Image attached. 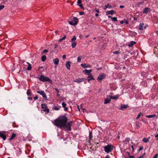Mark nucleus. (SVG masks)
Listing matches in <instances>:
<instances>
[{"label": "nucleus", "instance_id": "obj_51", "mask_svg": "<svg viewBox=\"0 0 158 158\" xmlns=\"http://www.w3.org/2000/svg\"><path fill=\"white\" fill-rule=\"evenodd\" d=\"M66 38V35H64L63 37H62L61 39L63 40H64Z\"/></svg>", "mask_w": 158, "mask_h": 158}, {"label": "nucleus", "instance_id": "obj_41", "mask_svg": "<svg viewBox=\"0 0 158 158\" xmlns=\"http://www.w3.org/2000/svg\"><path fill=\"white\" fill-rule=\"evenodd\" d=\"M145 155V153H144L142 156H140L139 157H138L137 158H143Z\"/></svg>", "mask_w": 158, "mask_h": 158}, {"label": "nucleus", "instance_id": "obj_48", "mask_svg": "<svg viewBox=\"0 0 158 158\" xmlns=\"http://www.w3.org/2000/svg\"><path fill=\"white\" fill-rule=\"evenodd\" d=\"M4 7V5H0V10L3 9Z\"/></svg>", "mask_w": 158, "mask_h": 158}, {"label": "nucleus", "instance_id": "obj_24", "mask_svg": "<svg viewBox=\"0 0 158 158\" xmlns=\"http://www.w3.org/2000/svg\"><path fill=\"white\" fill-rule=\"evenodd\" d=\"M150 137L148 138H144L143 139V141L144 143H147L149 141V139Z\"/></svg>", "mask_w": 158, "mask_h": 158}, {"label": "nucleus", "instance_id": "obj_32", "mask_svg": "<svg viewBox=\"0 0 158 158\" xmlns=\"http://www.w3.org/2000/svg\"><path fill=\"white\" fill-rule=\"evenodd\" d=\"M93 136L92 135V132H90L89 133V139H91L92 138Z\"/></svg>", "mask_w": 158, "mask_h": 158}, {"label": "nucleus", "instance_id": "obj_25", "mask_svg": "<svg viewBox=\"0 0 158 158\" xmlns=\"http://www.w3.org/2000/svg\"><path fill=\"white\" fill-rule=\"evenodd\" d=\"M112 8V6L111 5H110L109 3L107 4V5L105 6L104 9H105L107 8Z\"/></svg>", "mask_w": 158, "mask_h": 158}, {"label": "nucleus", "instance_id": "obj_22", "mask_svg": "<svg viewBox=\"0 0 158 158\" xmlns=\"http://www.w3.org/2000/svg\"><path fill=\"white\" fill-rule=\"evenodd\" d=\"M83 73H84L85 74H86L88 75H90V74L88 70L87 69H85L83 71Z\"/></svg>", "mask_w": 158, "mask_h": 158}, {"label": "nucleus", "instance_id": "obj_43", "mask_svg": "<svg viewBox=\"0 0 158 158\" xmlns=\"http://www.w3.org/2000/svg\"><path fill=\"white\" fill-rule=\"evenodd\" d=\"M76 39V38L75 36H74L73 38L71 39V41L73 42V41H74Z\"/></svg>", "mask_w": 158, "mask_h": 158}, {"label": "nucleus", "instance_id": "obj_63", "mask_svg": "<svg viewBox=\"0 0 158 158\" xmlns=\"http://www.w3.org/2000/svg\"><path fill=\"white\" fill-rule=\"evenodd\" d=\"M127 154L128 156V157H129V156H131L130 155V152H127Z\"/></svg>", "mask_w": 158, "mask_h": 158}, {"label": "nucleus", "instance_id": "obj_7", "mask_svg": "<svg viewBox=\"0 0 158 158\" xmlns=\"http://www.w3.org/2000/svg\"><path fill=\"white\" fill-rule=\"evenodd\" d=\"M151 11L150 8L148 7H146L143 10V14H147L148 13L150 12Z\"/></svg>", "mask_w": 158, "mask_h": 158}, {"label": "nucleus", "instance_id": "obj_40", "mask_svg": "<svg viewBox=\"0 0 158 158\" xmlns=\"http://www.w3.org/2000/svg\"><path fill=\"white\" fill-rule=\"evenodd\" d=\"M48 52V50H47V49H45L44 50L42 54H44L46 53H47V52Z\"/></svg>", "mask_w": 158, "mask_h": 158}, {"label": "nucleus", "instance_id": "obj_47", "mask_svg": "<svg viewBox=\"0 0 158 158\" xmlns=\"http://www.w3.org/2000/svg\"><path fill=\"white\" fill-rule=\"evenodd\" d=\"M118 97V96L117 95L113 97V99H117Z\"/></svg>", "mask_w": 158, "mask_h": 158}, {"label": "nucleus", "instance_id": "obj_27", "mask_svg": "<svg viewBox=\"0 0 158 158\" xmlns=\"http://www.w3.org/2000/svg\"><path fill=\"white\" fill-rule=\"evenodd\" d=\"M46 59V56L45 55L41 57V60L43 61H45Z\"/></svg>", "mask_w": 158, "mask_h": 158}, {"label": "nucleus", "instance_id": "obj_26", "mask_svg": "<svg viewBox=\"0 0 158 158\" xmlns=\"http://www.w3.org/2000/svg\"><path fill=\"white\" fill-rule=\"evenodd\" d=\"M156 116V115L155 114H152L151 115H146V117L147 118H153L154 117H155Z\"/></svg>", "mask_w": 158, "mask_h": 158}, {"label": "nucleus", "instance_id": "obj_34", "mask_svg": "<svg viewBox=\"0 0 158 158\" xmlns=\"http://www.w3.org/2000/svg\"><path fill=\"white\" fill-rule=\"evenodd\" d=\"M81 56H78L77 58V61L78 62H80L81 60Z\"/></svg>", "mask_w": 158, "mask_h": 158}, {"label": "nucleus", "instance_id": "obj_61", "mask_svg": "<svg viewBox=\"0 0 158 158\" xmlns=\"http://www.w3.org/2000/svg\"><path fill=\"white\" fill-rule=\"evenodd\" d=\"M90 74L91 73L92 71V69H90L89 70H88Z\"/></svg>", "mask_w": 158, "mask_h": 158}, {"label": "nucleus", "instance_id": "obj_35", "mask_svg": "<svg viewBox=\"0 0 158 158\" xmlns=\"http://www.w3.org/2000/svg\"><path fill=\"white\" fill-rule=\"evenodd\" d=\"M136 125L137 126V128H139L140 127V123L139 122H136Z\"/></svg>", "mask_w": 158, "mask_h": 158}, {"label": "nucleus", "instance_id": "obj_10", "mask_svg": "<svg viewBox=\"0 0 158 158\" xmlns=\"http://www.w3.org/2000/svg\"><path fill=\"white\" fill-rule=\"evenodd\" d=\"M81 65L82 67L84 68V69L91 67V66L90 65L85 64H81Z\"/></svg>", "mask_w": 158, "mask_h": 158}, {"label": "nucleus", "instance_id": "obj_16", "mask_svg": "<svg viewBox=\"0 0 158 158\" xmlns=\"http://www.w3.org/2000/svg\"><path fill=\"white\" fill-rule=\"evenodd\" d=\"M53 63L56 65H58L59 64V59L58 58H56L53 60Z\"/></svg>", "mask_w": 158, "mask_h": 158}, {"label": "nucleus", "instance_id": "obj_8", "mask_svg": "<svg viewBox=\"0 0 158 158\" xmlns=\"http://www.w3.org/2000/svg\"><path fill=\"white\" fill-rule=\"evenodd\" d=\"M106 75L104 74H101L99 75L97 80L101 82L102 80L106 77Z\"/></svg>", "mask_w": 158, "mask_h": 158}, {"label": "nucleus", "instance_id": "obj_28", "mask_svg": "<svg viewBox=\"0 0 158 158\" xmlns=\"http://www.w3.org/2000/svg\"><path fill=\"white\" fill-rule=\"evenodd\" d=\"M77 45V43L76 42H73L72 43V46L73 48H74Z\"/></svg>", "mask_w": 158, "mask_h": 158}, {"label": "nucleus", "instance_id": "obj_53", "mask_svg": "<svg viewBox=\"0 0 158 158\" xmlns=\"http://www.w3.org/2000/svg\"><path fill=\"white\" fill-rule=\"evenodd\" d=\"M27 98L28 100H32V97H28Z\"/></svg>", "mask_w": 158, "mask_h": 158}, {"label": "nucleus", "instance_id": "obj_21", "mask_svg": "<svg viewBox=\"0 0 158 158\" xmlns=\"http://www.w3.org/2000/svg\"><path fill=\"white\" fill-rule=\"evenodd\" d=\"M27 63L28 65V66L27 69L28 71L30 70L32 68L31 65L29 63L27 62Z\"/></svg>", "mask_w": 158, "mask_h": 158}, {"label": "nucleus", "instance_id": "obj_20", "mask_svg": "<svg viewBox=\"0 0 158 158\" xmlns=\"http://www.w3.org/2000/svg\"><path fill=\"white\" fill-rule=\"evenodd\" d=\"M143 23H140L139 25V29L140 30H143Z\"/></svg>", "mask_w": 158, "mask_h": 158}, {"label": "nucleus", "instance_id": "obj_50", "mask_svg": "<svg viewBox=\"0 0 158 158\" xmlns=\"http://www.w3.org/2000/svg\"><path fill=\"white\" fill-rule=\"evenodd\" d=\"M64 110L65 111H67V110H68V108L66 106L65 107H64Z\"/></svg>", "mask_w": 158, "mask_h": 158}, {"label": "nucleus", "instance_id": "obj_19", "mask_svg": "<svg viewBox=\"0 0 158 158\" xmlns=\"http://www.w3.org/2000/svg\"><path fill=\"white\" fill-rule=\"evenodd\" d=\"M136 44V42L134 41H131L130 44H128V46L129 47H132L135 44Z\"/></svg>", "mask_w": 158, "mask_h": 158}, {"label": "nucleus", "instance_id": "obj_36", "mask_svg": "<svg viewBox=\"0 0 158 158\" xmlns=\"http://www.w3.org/2000/svg\"><path fill=\"white\" fill-rule=\"evenodd\" d=\"M112 20L114 21H117V19L116 17H112L111 18Z\"/></svg>", "mask_w": 158, "mask_h": 158}, {"label": "nucleus", "instance_id": "obj_12", "mask_svg": "<svg viewBox=\"0 0 158 158\" xmlns=\"http://www.w3.org/2000/svg\"><path fill=\"white\" fill-rule=\"evenodd\" d=\"M71 62L70 61H67L65 64V66L66 68L69 70L70 69V63Z\"/></svg>", "mask_w": 158, "mask_h": 158}, {"label": "nucleus", "instance_id": "obj_23", "mask_svg": "<svg viewBox=\"0 0 158 158\" xmlns=\"http://www.w3.org/2000/svg\"><path fill=\"white\" fill-rule=\"evenodd\" d=\"M27 94L28 96H31V90L30 89H28L27 90Z\"/></svg>", "mask_w": 158, "mask_h": 158}, {"label": "nucleus", "instance_id": "obj_39", "mask_svg": "<svg viewBox=\"0 0 158 158\" xmlns=\"http://www.w3.org/2000/svg\"><path fill=\"white\" fill-rule=\"evenodd\" d=\"M62 105L63 107H65L66 106V104L64 102H63L62 103Z\"/></svg>", "mask_w": 158, "mask_h": 158}, {"label": "nucleus", "instance_id": "obj_14", "mask_svg": "<svg viewBox=\"0 0 158 158\" xmlns=\"http://www.w3.org/2000/svg\"><path fill=\"white\" fill-rule=\"evenodd\" d=\"M94 77H93L92 75H89L87 77V81L88 82H89V81L91 80H94Z\"/></svg>", "mask_w": 158, "mask_h": 158}, {"label": "nucleus", "instance_id": "obj_60", "mask_svg": "<svg viewBox=\"0 0 158 158\" xmlns=\"http://www.w3.org/2000/svg\"><path fill=\"white\" fill-rule=\"evenodd\" d=\"M95 11L97 12V13H99V10L98 9H96L95 10Z\"/></svg>", "mask_w": 158, "mask_h": 158}, {"label": "nucleus", "instance_id": "obj_37", "mask_svg": "<svg viewBox=\"0 0 158 158\" xmlns=\"http://www.w3.org/2000/svg\"><path fill=\"white\" fill-rule=\"evenodd\" d=\"M124 23H125L126 24H129V22L126 19H124L123 20Z\"/></svg>", "mask_w": 158, "mask_h": 158}, {"label": "nucleus", "instance_id": "obj_31", "mask_svg": "<svg viewBox=\"0 0 158 158\" xmlns=\"http://www.w3.org/2000/svg\"><path fill=\"white\" fill-rule=\"evenodd\" d=\"M73 123V122L72 121H69L68 123H66V124L69 126L71 127L72 126V124Z\"/></svg>", "mask_w": 158, "mask_h": 158}, {"label": "nucleus", "instance_id": "obj_6", "mask_svg": "<svg viewBox=\"0 0 158 158\" xmlns=\"http://www.w3.org/2000/svg\"><path fill=\"white\" fill-rule=\"evenodd\" d=\"M37 92L41 95L45 100H47V98L44 91H37Z\"/></svg>", "mask_w": 158, "mask_h": 158}, {"label": "nucleus", "instance_id": "obj_1", "mask_svg": "<svg viewBox=\"0 0 158 158\" xmlns=\"http://www.w3.org/2000/svg\"><path fill=\"white\" fill-rule=\"evenodd\" d=\"M67 120L68 118L65 115H61L54 120L55 124L56 126L62 129L66 124Z\"/></svg>", "mask_w": 158, "mask_h": 158}, {"label": "nucleus", "instance_id": "obj_30", "mask_svg": "<svg viewBox=\"0 0 158 158\" xmlns=\"http://www.w3.org/2000/svg\"><path fill=\"white\" fill-rule=\"evenodd\" d=\"M42 108L44 109L45 108H47V106L45 104H42L41 105Z\"/></svg>", "mask_w": 158, "mask_h": 158}, {"label": "nucleus", "instance_id": "obj_46", "mask_svg": "<svg viewBox=\"0 0 158 158\" xmlns=\"http://www.w3.org/2000/svg\"><path fill=\"white\" fill-rule=\"evenodd\" d=\"M143 147H140L138 150V152H139L140 151L143 149Z\"/></svg>", "mask_w": 158, "mask_h": 158}, {"label": "nucleus", "instance_id": "obj_18", "mask_svg": "<svg viewBox=\"0 0 158 158\" xmlns=\"http://www.w3.org/2000/svg\"><path fill=\"white\" fill-rule=\"evenodd\" d=\"M111 100L110 98H105L104 101V104H107L111 102Z\"/></svg>", "mask_w": 158, "mask_h": 158}, {"label": "nucleus", "instance_id": "obj_4", "mask_svg": "<svg viewBox=\"0 0 158 158\" xmlns=\"http://www.w3.org/2000/svg\"><path fill=\"white\" fill-rule=\"evenodd\" d=\"M78 22V18L76 17H74L73 20L71 21H69V23L72 26H75L77 24Z\"/></svg>", "mask_w": 158, "mask_h": 158}, {"label": "nucleus", "instance_id": "obj_62", "mask_svg": "<svg viewBox=\"0 0 158 158\" xmlns=\"http://www.w3.org/2000/svg\"><path fill=\"white\" fill-rule=\"evenodd\" d=\"M134 19L135 20H137V18L136 17H135L134 18Z\"/></svg>", "mask_w": 158, "mask_h": 158}, {"label": "nucleus", "instance_id": "obj_44", "mask_svg": "<svg viewBox=\"0 0 158 158\" xmlns=\"http://www.w3.org/2000/svg\"><path fill=\"white\" fill-rule=\"evenodd\" d=\"M113 53L114 54H119V51H114V52H113Z\"/></svg>", "mask_w": 158, "mask_h": 158}, {"label": "nucleus", "instance_id": "obj_2", "mask_svg": "<svg viewBox=\"0 0 158 158\" xmlns=\"http://www.w3.org/2000/svg\"><path fill=\"white\" fill-rule=\"evenodd\" d=\"M103 148L104 151L108 153L113 151L114 148V147L112 145L109 144L106 146H105Z\"/></svg>", "mask_w": 158, "mask_h": 158}, {"label": "nucleus", "instance_id": "obj_5", "mask_svg": "<svg viewBox=\"0 0 158 158\" xmlns=\"http://www.w3.org/2000/svg\"><path fill=\"white\" fill-rule=\"evenodd\" d=\"M86 80V78H77L76 79H75L73 80V81L74 82H76L78 83H79L84 81Z\"/></svg>", "mask_w": 158, "mask_h": 158}, {"label": "nucleus", "instance_id": "obj_59", "mask_svg": "<svg viewBox=\"0 0 158 158\" xmlns=\"http://www.w3.org/2000/svg\"><path fill=\"white\" fill-rule=\"evenodd\" d=\"M109 97L111 99H113V96L112 95H109Z\"/></svg>", "mask_w": 158, "mask_h": 158}, {"label": "nucleus", "instance_id": "obj_56", "mask_svg": "<svg viewBox=\"0 0 158 158\" xmlns=\"http://www.w3.org/2000/svg\"><path fill=\"white\" fill-rule=\"evenodd\" d=\"M62 58L64 59H65L66 58V56L65 55H63L62 56Z\"/></svg>", "mask_w": 158, "mask_h": 158}, {"label": "nucleus", "instance_id": "obj_52", "mask_svg": "<svg viewBox=\"0 0 158 158\" xmlns=\"http://www.w3.org/2000/svg\"><path fill=\"white\" fill-rule=\"evenodd\" d=\"M84 14V12L83 11H82V12L81 11V12H79V14L80 15H83Z\"/></svg>", "mask_w": 158, "mask_h": 158}, {"label": "nucleus", "instance_id": "obj_17", "mask_svg": "<svg viewBox=\"0 0 158 158\" xmlns=\"http://www.w3.org/2000/svg\"><path fill=\"white\" fill-rule=\"evenodd\" d=\"M16 136V134L15 133H13L11 137L9 139V140L11 141V140L15 138Z\"/></svg>", "mask_w": 158, "mask_h": 158}, {"label": "nucleus", "instance_id": "obj_11", "mask_svg": "<svg viewBox=\"0 0 158 158\" xmlns=\"http://www.w3.org/2000/svg\"><path fill=\"white\" fill-rule=\"evenodd\" d=\"M63 128H64V130L65 131H71V127L68 125H67L66 124V125H65V126L63 127Z\"/></svg>", "mask_w": 158, "mask_h": 158}, {"label": "nucleus", "instance_id": "obj_13", "mask_svg": "<svg viewBox=\"0 0 158 158\" xmlns=\"http://www.w3.org/2000/svg\"><path fill=\"white\" fill-rule=\"evenodd\" d=\"M106 15H108L109 14L112 15L113 14H115V12L114 10H111L106 11Z\"/></svg>", "mask_w": 158, "mask_h": 158}, {"label": "nucleus", "instance_id": "obj_42", "mask_svg": "<svg viewBox=\"0 0 158 158\" xmlns=\"http://www.w3.org/2000/svg\"><path fill=\"white\" fill-rule=\"evenodd\" d=\"M81 0H77V5H78L79 6L80 4H81Z\"/></svg>", "mask_w": 158, "mask_h": 158}, {"label": "nucleus", "instance_id": "obj_15", "mask_svg": "<svg viewBox=\"0 0 158 158\" xmlns=\"http://www.w3.org/2000/svg\"><path fill=\"white\" fill-rule=\"evenodd\" d=\"M128 106L127 105H124L123 106H121L119 108L120 110H123L126 109L127 107Z\"/></svg>", "mask_w": 158, "mask_h": 158}, {"label": "nucleus", "instance_id": "obj_57", "mask_svg": "<svg viewBox=\"0 0 158 158\" xmlns=\"http://www.w3.org/2000/svg\"><path fill=\"white\" fill-rule=\"evenodd\" d=\"M119 7L121 8H123L124 7V6L123 5H120L119 6Z\"/></svg>", "mask_w": 158, "mask_h": 158}, {"label": "nucleus", "instance_id": "obj_55", "mask_svg": "<svg viewBox=\"0 0 158 158\" xmlns=\"http://www.w3.org/2000/svg\"><path fill=\"white\" fill-rule=\"evenodd\" d=\"M54 89L58 92V93H59V91L56 88H54Z\"/></svg>", "mask_w": 158, "mask_h": 158}, {"label": "nucleus", "instance_id": "obj_38", "mask_svg": "<svg viewBox=\"0 0 158 158\" xmlns=\"http://www.w3.org/2000/svg\"><path fill=\"white\" fill-rule=\"evenodd\" d=\"M141 115H142V113H140L138 115L137 117L136 118V119L137 120L138 119Z\"/></svg>", "mask_w": 158, "mask_h": 158}, {"label": "nucleus", "instance_id": "obj_29", "mask_svg": "<svg viewBox=\"0 0 158 158\" xmlns=\"http://www.w3.org/2000/svg\"><path fill=\"white\" fill-rule=\"evenodd\" d=\"M43 111L46 112V113L48 114L49 113V110L47 108H45Z\"/></svg>", "mask_w": 158, "mask_h": 158}, {"label": "nucleus", "instance_id": "obj_45", "mask_svg": "<svg viewBox=\"0 0 158 158\" xmlns=\"http://www.w3.org/2000/svg\"><path fill=\"white\" fill-rule=\"evenodd\" d=\"M79 6H80L81 9H82L83 10L84 9V7L83 6L82 4H80V5H79Z\"/></svg>", "mask_w": 158, "mask_h": 158}, {"label": "nucleus", "instance_id": "obj_33", "mask_svg": "<svg viewBox=\"0 0 158 158\" xmlns=\"http://www.w3.org/2000/svg\"><path fill=\"white\" fill-rule=\"evenodd\" d=\"M61 107L60 106H55L54 107V109L55 110H59L60 108H61Z\"/></svg>", "mask_w": 158, "mask_h": 158}, {"label": "nucleus", "instance_id": "obj_9", "mask_svg": "<svg viewBox=\"0 0 158 158\" xmlns=\"http://www.w3.org/2000/svg\"><path fill=\"white\" fill-rule=\"evenodd\" d=\"M5 131H2V132H1L0 131V137L2 138V139L4 140H5L6 139V135L3 133V132H4Z\"/></svg>", "mask_w": 158, "mask_h": 158}, {"label": "nucleus", "instance_id": "obj_54", "mask_svg": "<svg viewBox=\"0 0 158 158\" xmlns=\"http://www.w3.org/2000/svg\"><path fill=\"white\" fill-rule=\"evenodd\" d=\"M38 97L37 96L34 98V99L35 100H36V99H38Z\"/></svg>", "mask_w": 158, "mask_h": 158}, {"label": "nucleus", "instance_id": "obj_49", "mask_svg": "<svg viewBox=\"0 0 158 158\" xmlns=\"http://www.w3.org/2000/svg\"><path fill=\"white\" fill-rule=\"evenodd\" d=\"M158 156V154H156L153 157V158H157Z\"/></svg>", "mask_w": 158, "mask_h": 158}, {"label": "nucleus", "instance_id": "obj_3", "mask_svg": "<svg viewBox=\"0 0 158 158\" xmlns=\"http://www.w3.org/2000/svg\"><path fill=\"white\" fill-rule=\"evenodd\" d=\"M38 78L39 80L42 82L48 81L51 84H52V81L49 78L47 77H45L44 75L41 74V75L40 77H37Z\"/></svg>", "mask_w": 158, "mask_h": 158}, {"label": "nucleus", "instance_id": "obj_64", "mask_svg": "<svg viewBox=\"0 0 158 158\" xmlns=\"http://www.w3.org/2000/svg\"><path fill=\"white\" fill-rule=\"evenodd\" d=\"M105 158H110L109 157V155H107V156H106V157H105Z\"/></svg>", "mask_w": 158, "mask_h": 158}, {"label": "nucleus", "instance_id": "obj_58", "mask_svg": "<svg viewBox=\"0 0 158 158\" xmlns=\"http://www.w3.org/2000/svg\"><path fill=\"white\" fill-rule=\"evenodd\" d=\"M120 23L122 24H123L124 23L123 20H121L120 22Z\"/></svg>", "mask_w": 158, "mask_h": 158}]
</instances>
